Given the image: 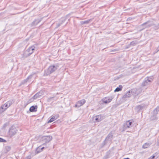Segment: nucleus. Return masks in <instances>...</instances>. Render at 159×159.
I'll list each match as a JSON object with an SVG mask.
<instances>
[{"instance_id":"ddd939ff","label":"nucleus","mask_w":159,"mask_h":159,"mask_svg":"<svg viewBox=\"0 0 159 159\" xmlns=\"http://www.w3.org/2000/svg\"><path fill=\"white\" fill-rule=\"evenodd\" d=\"M42 145L36 148L35 150V154H38L42 152L45 148L44 147H41Z\"/></svg>"},{"instance_id":"4be33fe9","label":"nucleus","mask_w":159,"mask_h":159,"mask_svg":"<svg viewBox=\"0 0 159 159\" xmlns=\"http://www.w3.org/2000/svg\"><path fill=\"white\" fill-rule=\"evenodd\" d=\"M111 152L110 150L107 151L106 153V155L104 157L103 159H107L110 157Z\"/></svg>"},{"instance_id":"6e6552de","label":"nucleus","mask_w":159,"mask_h":159,"mask_svg":"<svg viewBox=\"0 0 159 159\" xmlns=\"http://www.w3.org/2000/svg\"><path fill=\"white\" fill-rule=\"evenodd\" d=\"M43 18L39 19H36L34 20L30 24V26L32 27L34 26L37 25L42 20Z\"/></svg>"},{"instance_id":"2f4dec72","label":"nucleus","mask_w":159,"mask_h":159,"mask_svg":"<svg viewBox=\"0 0 159 159\" xmlns=\"http://www.w3.org/2000/svg\"><path fill=\"white\" fill-rule=\"evenodd\" d=\"M55 98V96L53 97H50L48 98L47 99V101L48 102H51L52 100L54 99V98Z\"/></svg>"},{"instance_id":"5701e85b","label":"nucleus","mask_w":159,"mask_h":159,"mask_svg":"<svg viewBox=\"0 0 159 159\" xmlns=\"http://www.w3.org/2000/svg\"><path fill=\"white\" fill-rule=\"evenodd\" d=\"M112 99L110 98H105L103 99L102 100L104 103L107 104L110 102L111 101Z\"/></svg>"},{"instance_id":"58836bf2","label":"nucleus","mask_w":159,"mask_h":159,"mask_svg":"<svg viewBox=\"0 0 159 159\" xmlns=\"http://www.w3.org/2000/svg\"><path fill=\"white\" fill-rule=\"evenodd\" d=\"M25 81H24V80H23L22 81L21 83H20V84H19V87L20 86H21V85H23L24 84H25Z\"/></svg>"},{"instance_id":"de8ad7c7","label":"nucleus","mask_w":159,"mask_h":159,"mask_svg":"<svg viewBox=\"0 0 159 159\" xmlns=\"http://www.w3.org/2000/svg\"><path fill=\"white\" fill-rule=\"evenodd\" d=\"M24 80L25 81V83H26L28 81V80H27V79H25Z\"/></svg>"},{"instance_id":"864d4df0","label":"nucleus","mask_w":159,"mask_h":159,"mask_svg":"<svg viewBox=\"0 0 159 159\" xmlns=\"http://www.w3.org/2000/svg\"><path fill=\"white\" fill-rule=\"evenodd\" d=\"M26 79H27V80L28 81V80L30 79L28 77L27 78H26Z\"/></svg>"},{"instance_id":"8fccbe9b","label":"nucleus","mask_w":159,"mask_h":159,"mask_svg":"<svg viewBox=\"0 0 159 159\" xmlns=\"http://www.w3.org/2000/svg\"><path fill=\"white\" fill-rule=\"evenodd\" d=\"M120 78V77H116L115 80H118Z\"/></svg>"},{"instance_id":"b1692460","label":"nucleus","mask_w":159,"mask_h":159,"mask_svg":"<svg viewBox=\"0 0 159 159\" xmlns=\"http://www.w3.org/2000/svg\"><path fill=\"white\" fill-rule=\"evenodd\" d=\"M92 19H89L87 20H85V21H80V24L81 25H84L85 24H87L89 23L90 22H91L92 21Z\"/></svg>"},{"instance_id":"09e8293b","label":"nucleus","mask_w":159,"mask_h":159,"mask_svg":"<svg viewBox=\"0 0 159 159\" xmlns=\"http://www.w3.org/2000/svg\"><path fill=\"white\" fill-rule=\"evenodd\" d=\"M130 46H129V45L127 46H126L125 47V48L126 49H127L128 48H129V47H130Z\"/></svg>"},{"instance_id":"bb28decb","label":"nucleus","mask_w":159,"mask_h":159,"mask_svg":"<svg viewBox=\"0 0 159 159\" xmlns=\"http://www.w3.org/2000/svg\"><path fill=\"white\" fill-rule=\"evenodd\" d=\"M122 86L121 85H120L119 87H117L114 90V92H119L121 91L122 89Z\"/></svg>"},{"instance_id":"a211bd4d","label":"nucleus","mask_w":159,"mask_h":159,"mask_svg":"<svg viewBox=\"0 0 159 159\" xmlns=\"http://www.w3.org/2000/svg\"><path fill=\"white\" fill-rule=\"evenodd\" d=\"M134 120H130L126 121L125 123L127 125V126H128L129 128L131 127L132 126V125L134 122Z\"/></svg>"},{"instance_id":"393cba45","label":"nucleus","mask_w":159,"mask_h":159,"mask_svg":"<svg viewBox=\"0 0 159 159\" xmlns=\"http://www.w3.org/2000/svg\"><path fill=\"white\" fill-rule=\"evenodd\" d=\"M57 116H54L51 117L48 121V123H51L53 121L57 119Z\"/></svg>"},{"instance_id":"603ef678","label":"nucleus","mask_w":159,"mask_h":159,"mask_svg":"<svg viewBox=\"0 0 159 159\" xmlns=\"http://www.w3.org/2000/svg\"><path fill=\"white\" fill-rule=\"evenodd\" d=\"M123 159H130V158L129 157H127V158H124Z\"/></svg>"},{"instance_id":"49530a36","label":"nucleus","mask_w":159,"mask_h":159,"mask_svg":"<svg viewBox=\"0 0 159 159\" xmlns=\"http://www.w3.org/2000/svg\"><path fill=\"white\" fill-rule=\"evenodd\" d=\"M24 80L25 81V83H26L28 81V80H27V79H25Z\"/></svg>"},{"instance_id":"20e7f679","label":"nucleus","mask_w":159,"mask_h":159,"mask_svg":"<svg viewBox=\"0 0 159 159\" xmlns=\"http://www.w3.org/2000/svg\"><path fill=\"white\" fill-rule=\"evenodd\" d=\"M18 130L14 126L12 125L9 128L8 132V136L10 138H11L13 136L15 135L17 133Z\"/></svg>"},{"instance_id":"9b49d317","label":"nucleus","mask_w":159,"mask_h":159,"mask_svg":"<svg viewBox=\"0 0 159 159\" xmlns=\"http://www.w3.org/2000/svg\"><path fill=\"white\" fill-rule=\"evenodd\" d=\"M32 52L29 53L26 51V50L24 52L23 54H21V58L23 60L25 59V58L29 57L30 55V54Z\"/></svg>"},{"instance_id":"39448f33","label":"nucleus","mask_w":159,"mask_h":159,"mask_svg":"<svg viewBox=\"0 0 159 159\" xmlns=\"http://www.w3.org/2000/svg\"><path fill=\"white\" fill-rule=\"evenodd\" d=\"M153 23L152 21L150 20H148L147 22L143 23L141 25V26L143 27V29L146 28L150 27L153 25Z\"/></svg>"},{"instance_id":"a19ab883","label":"nucleus","mask_w":159,"mask_h":159,"mask_svg":"<svg viewBox=\"0 0 159 159\" xmlns=\"http://www.w3.org/2000/svg\"><path fill=\"white\" fill-rule=\"evenodd\" d=\"M154 156L153 155L150 157L148 159H154L155 158Z\"/></svg>"},{"instance_id":"79ce46f5","label":"nucleus","mask_w":159,"mask_h":159,"mask_svg":"<svg viewBox=\"0 0 159 159\" xmlns=\"http://www.w3.org/2000/svg\"><path fill=\"white\" fill-rule=\"evenodd\" d=\"M28 104L29 103H28V102L25 103L24 105V108H25Z\"/></svg>"},{"instance_id":"f8f14e48","label":"nucleus","mask_w":159,"mask_h":159,"mask_svg":"<svg viewBox=\"0 0 159 159\" xmlns=\"http://www.w3.org/2000/svg\"><path fill=\"white\" fill-rule=\"evenodd\" d=\"M70 15L68 14L66 15L64 17H62L60 20L59 21L61 23H62V24L63 23H64L66 20L68 19V20H69L70 19Z\"/></svg>"},{"instance_id":"dca6fc26","label":"nucleus","mask_w":159,"mask_h":159,"mask_svg":"<svg viewBox=\"0 0 159 159\" xmlns=\"http://www.w3.org/2000/svg\"><path fill=\"white\" fill-rule=\"evenodd\" d=\"M102 117L101 115H98L94 117L95 122H98L101 121L102 120Z\"/></svg>"},{"instance_id":"c03bdc74","label":"nucleus","mask_w":159,"mask_h":159,"mask_svg":"<svg viewBox=\"0 0 159 159\" xmlns=\"http://www.w3.org/2000/svg\"><path fill=\"white\" fill-rule=\"evenodd\" d=\"M32 76H33V75H30L28 77L30 79H31V78H32Z\"/></svg>"},{"instance_id":"5fc2aeb1","label":"nucleus","mask_w":159,"mask_h":159,"mask_svg":"<svg viewBox=\"0 0 159 159\" xmlns=\"http://www.w3.org/2000/svg\"><path fill=\"white\" fill-rule=\"evenodd\" d=\"M57 99H58V98H56V100Z\"/></svg>"},{"instance_id":"cd10ccee","label":"nucleus","mask_w":159,"mask_h":159,"mask_svg":"<svg viewBox=\"0 0 159 159\" xmlns=\"http://www.w3.org/2000/svg\"><path fill=\"white\" fill-rule=\"evenodd\" d=\"M5 108L4 107V106L3 105H2L0 107V114L1 113H2V112L5 111L6 110V109H5Z\"/></svg>"},{"instance_id":"c756f323","label":"nucleus","mask_w":159,"mask_h":159,"mask_svg":"<svg viewBox=\"0 0 159 159\" xmlns=\"http://www.w3.org/2000/svg\"><path fill=\"white\" fill-rule=\"evenodd\" d=\"M11 149V147L10 146H6L5 147V153H7L9 152Z\"/></svg>"},{"instance_id":"f03ea898","label":"nucleus","mask_w":159,"mask_h":159,"mask_svg":"<svg viewBox=\"0 0 159 159\" xmlns=\"http://www.w3.org/2000/svg\"><path fill=\"white\" fill-rule=\"evenodd\" d=\"M52 139L51 136H42L40 139L39 142L42 143V145H44L49 142Z\"/></svg>"},{"instance_id":"c9c22d12","label":"nucleus","mask_w":159,"mask_h":159,"mask_svg":"<svg viewBox=\"0 0 159 159\" xmlns=\"http://www.w3.org/2000/svg\"><path fill=\"white\" fill-rule=\"evenodd\" d=\"M106 140H106L105 139L102 143V147H103L107 144V143L106 142Z\"/></svg>"},{"instance_id":"7ed1b4c3","label":"nucleus","mask_w":159,"mask_h":159,"mask_svg":"<svg viewBox=\"0 0 159 159\" xmlns=\"http://www.w3.org/2000/svg\"><path fill=\"white\" fill-rule=\"evenodd\" d=\"M158 112H159V106H157L151 113V115L150 117V120H154L157 119V115Z\"/></svg>"},{"instance_id":"7c9ffc66","label":"nucleus","mask_w":159,"mask_h":159,"mask_svg":"<svg viewBox=\"0 0 159 159\" xmlns=\"http://www.w3.org/2000/svg\"><path fill=\"white\" fill-rule=\"evenodd\" d=\"M113 137L112 134L111 132H110L107 135V136L106 138V140H108L109 138H112Z\"/></svg>"},{"instance_id":"37998d69","label":"nucleus","mask_w":159,"mask_h":159,"mask_svg":"<svg viewBox=\"0 0 159 159\" xmlns=\"http://www.w3.org/2000/svg\"><path fill=\"white\" fill-rule=\"evenodd\" d=\"M31 156H28L25 158V159H31Z\"/></svg>"},{"instance_id":"f257e3e1","label":"nucleus","mask_w":159,"mask_h":159,"mask_svg":"<svg viewBox=\"0 0 159 159\" xmlns=\"http://www.w3.org/2000/svg\"><path fill=\"white\" fill-rule=\"evenodd\" d=\"M57 65L55 64L50 66L48 68L44 71V75L47 76L55 71L58 68Z\"/></svg>"},{"instance_id":"2eb2a0df","label":"nucleus","mask_w":159,"mask_h":159,"mask_svg":"<svg viewBox=\"0 0 159 159\" xmlns=\"http://www.w3.org/2000/svg\"><path fill=\"white\" fill-rule=\"evenodd\" d=\"M43 94V92L42 91H40L38 93L35 94L33 98H34L35 99H36L40 96L42 95Z\"/></svg>"},{"instance_id":"473e14b6","label":"nucleus","mask_w":159,"mask_h":159,"mask_svg":"<svg viewBox=\"0 0 159 159\" xmlns=\"http://www.w3.org/2000/svg\"><path fill=\"white\" fill-rule=\"evenodd\" d=\"M36 99L34 98H33V96L31 98L29 99L28 101L27 102H28V103H31V102H33L34 100Z\"/></svg>"},{"instance_id":"aec40b11","label":"nucleus","mask_w":159,"mask_h":159,"mask_svg":"<svg viewBox=\"0 0 159 159\" xmlns=\"http://www.w3.org/2000/svg\"><path fill=\"white\" fill-rule=\"evenodd\" d=\"M131 95H132V94L131 93V92L130 90H129L126 94H125L123 96L122 98H129L131 97Z\"/></svg>"},{"instance_id":"6ab92c4d","label":"nucleus","mask_w":159,"mask_h":159,"mask_svg":"<svg viewBox=\"0 0 159 159\" xmlns=\"http://www.w3.org/2000/svg\"><path fill=\"white\" fill-rule=\"evenodd\" d=\"M148 80H147L145 78L144 79V80H143V81L142 82L141 86L142 87H144L145 86H147L149 84H150L151 83L150 82H148Z\"/></svg>"},{"instance_id":"a18cd8bd","label":"nucleus","mask_w":159,"mask_h":159,"mask_svg":"<svg viewBox=\"0 0 159 159\" xmlns=\"http://www.w3.org/2000/svg\"><path fill=\"white\" fill-rule=\"evenodd\" d=\"M157 52H158L159 51V46L157 48L156 50Z\"/></svg>"},{"instance_id":"0eeeda50","label":"nucleus","mask_w":159,"mask_h":159,"mask_svg":"<svg viewBox=\"0 0 159 159\" xmlns=\"http://www.w3.org/2000/svg\"><path fill=\"white\" fill-rule=\"evenodd\" d=\"M37 46V44H35L33 45H32L29 47V48L26 50V51L29 53L32 52L30 54V55H31L34 52V51L35 50Z\"/></svg>"},{"instance_id":"72a5a7b5","label":"nucleus","mask_w":159,"mask_h":159,"mask_svg":"<svg viewBox=\"0 0 159 159\" xmlns=\"http://www.w3.org/2000/svg\"><path fill=\"white\" fill-rule=\"evenodd\" d=\"M136 41H132L129 44V46H130V45L132 46H135L136 44L137 43L136 42Z\"/></svg>"},{"instance_id":"c85d7f7f","label":"nucleus","mask_w":159,"mask_h":159,"mask_svg":"<svg viewBox=\"0 0 159 159\" xmlns=\"http://www.w3.org/2000/svg\"><path fill=\"white\" fill-rule=\"evenodd\" d=\"M150 145V144L148 143H145L143 144V145L142 146V148L144 149L147 148L149 147Z\"/></svg>"},{"instance_id":"4468645a","label":"nucleus","mask_w":159,"mask_h":159,"mask_svg":"<svg viewBox=\"0 0 159 159\" xmlns=\"http://www.w3.org/2000/svg\"><path fill=\"white\" fill-rule=\"evenodd\" d=\"M38 106L37 105L31 106L29 109V111L30 112H35L37 111Z\"/></svg>"},{"instance_id":"4c0bfd02","label":"nucleus","mask_w":159,"mask_h":159,"mask_svg":"<svg viewBox=\"0 0 159 159\" xmlns=\"http://www.w3.org/2000/svg\"><path fill=\"white\" fill-rule=\"evenodd\" d=\"M9 124V123H8V122H6V123H5L3 126V127L2 128H5L7 125H8Z\"/></svg>"},{"instance_id":"e433bc0d","label":"nucleus","mask_w":159,"mask_h":159,"mask_svg":"<svg viewBox=\"0 0 159 159\" xmlns=\"http://www.w3.org/2000/svg\"><path fill=\"white\" fill-rule=\"evenodd\" d=\"M7 141L6 140L1 138H0V142L5 143Z\"/></svg>"},{"instance_id":"3c124183","label":"nucleus","mask_w":159,"mask_h":159,"mask_svg":"<svg viewBox=\"0 0 159 159\" xmlns=\"http://www.w3.org/2000/svg\"><path fill=\"white\" fill-rule=\"evenodd\" d=\"M116 51V49H114V50H112V51H111V52H113L115 51Z\"/></svg>"},{"instance_id":"a878e982","label":"nucleus","mask_w":159,"mask_h":159,"mask_svg":"<svg viewBox=\"0 0 159 159\" xmlns=\"http://www.w3.org/2000/svg\"><path fill=\"white\" fill-rule=\"evenodd\" d=\"M146 79H147L148 82H150V83L152 82L153 81L154 77L153 76H150L149 77H147L145 78Z\"/></svg>"},{"instance_id":"f704fd0d","label":"nucleus","mask_w":159,"mask_h":159,"mask_svg":"<svg viewBox=\"0 0 159 159\" xmlns=\"http://www.w3.org/2000/svg\"><path fill=\"white\" fill-rule=\"evenodd\" d=\"M153 155L154 156V157H156L157 158L159 156V152H157L155 153H154L153 154Z\"/></svg>"},{"instance_id":"ea45409f","label":"nucleus","mask_w":159,"mask_h":159,"mask_svg":"<svg viewBox=\"0 0 159 159\" xmlns=\"http://www.w3.org/2000/svg\"><path fill=\"white\" fill-rule=\"evenodd\" d=\"M56 24H57V25H56V28H58V27H59V26H60V25H61L62 24V23H61L59 21V23H57Z\"/></svg>"},{"instance_id":"9d476101","label":"nucleus","mask_w":159,"mask_h":159,"mask_svg":"<svg viewBox=\"0 0 159 159\" xmlns=\"http://www.w3.org/2000/svg\"><path fill=\"white\" fill-rule=\"evenodd\" d=\"M86 102V100L83 99L79 101H78L76 104L75 105V107H76L79 108L80 106H82Z\"/></svg>"},{"instance_id":"423d86ee","label":"nucleus","mask_w":159,"mask_h":159,"mask_svg":"<svg viewBox=\"0 0 159 159\" xmlns=\"http://www.w3.org/2000/svg\"><path fill=\"white\" fill-rule=\"evenodd\" d=\"M146 107V105L145 104H142L140 105L136 106L135 107L134 109L136 111L139 113Z\"/></svg>"},{"instance_id":"1a4fd4ad","label":"nucleus","mask_w":159,"mask_h":159,"mask_svg":"<svg viewBox=\"0 0 159 159\" xmlns=\"http://www.w3.org/2000/svg\"><path fill=\"white\" fill-rule=\"evenodd\" d=\"M140 89L136 88H134L130 90L132 95L136 96L138 95L140 93Z\"/></svg>"},{"instance_id":"412c9836","label":"nucleus","mask_w":159,"mask_h":159,"mask_svg":"<svg viewBox=\"0 0 159 159\" xmlns=\"http://www.w3.org/2000/svg\"><path fill=\"white\" fill-rule=\"evenodd\" d=\"M127 125L125 123H124L122 126V127L120 129L121 131L122 132L125 131L127 128H129L128 126H127Z\"/></svg>"},{"instance_id":"f3484780","label":"nucleus","mask_w":159,"mask_h":159,"mask_svg":"<svg viewBox=\"0 0 159 159\" xmlns=\"http://www.w3.org/2000/svg\"><path fill=\"white\" fill-rule=\"evenodd\" d=\"M12 104V102L11 101H8L3 105L5 107V109L6 110L10 107Z\"/></svg>"}]
</instances>
